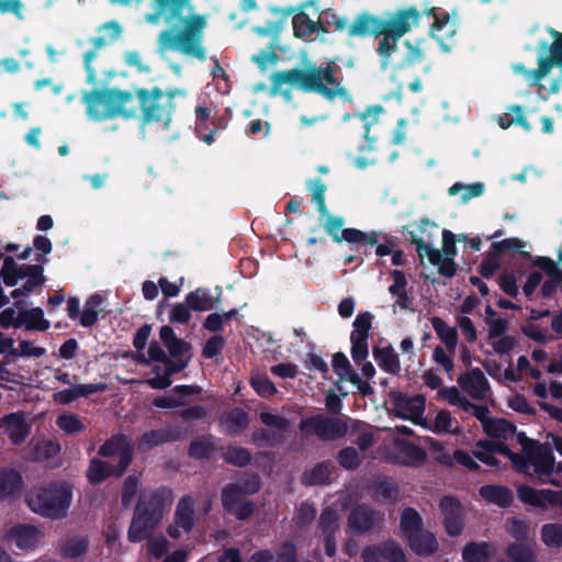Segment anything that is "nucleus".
<instances>
[{"label":"nucleus","instance_id":"nucleus-35","mask_svg":"<svg viewBox=\"0 0 562 562\" xmlns=\"http://www.w3.org/2000/svg\"><path fill=\"white\" fill-rule=\"evenodd\" d=\"M425 54L422 47V42L405 41L403 49L401 50V58L394 65V67L402 68L411 66L424 60Z\"/></svg>","mask_w":562,"mask_h":562},{"label":"nucleus","instance_id":"nucleus-28","mask_svg":"<svg viewBox=\"0 0 562 562\" xmlns=\"http://www.w3.org/2000/svg\"><path fill=\"white\" fill-rule=\"evenodd\" d=\"M333 368L336 374L345 381L351 382L362 393L369 387L360 376L351 369L348 358L342 353H336L333 358Z\"/></svg>","mask_w":562,"mask_h":562},{"label":"nucleus","instance_id":"nucleus-50","mask_svg":"<svg viewBox=\"0 0 562 562\" xmlns=\"http://www.w3.org/2000/svg\"><path fill=\"white\" fill-rule=\"evenodd\" d=\"M541 540L549 548L562 547V525L551 522L541 527Z\"/></svg>","mask_w":562,"mask_h":562},{"label":"nucleus","instance_id":"nucleus-5","mask_svg":"<svg viewBox=\"0 0 562 562\" xmlns=\"http://www.w3.org/2000/svg\"><path fill=\"white\" fill-rule=\"evenodd\" d=\"M72 499V488L66 482H53L33 488L26 502L32 512L50 519L67 515Z\"/></svg>","mask_w":562,"mask_h":562},{"label":"nucleus","instance_id":"nucleus-64","mask_svg":"<svg viewBox=\"0 0 562 562\" xmlns=\"http://www.w3.org/2000/svg\"><path fill=\"white\" fill-rule=\"evenodd\" d=\"M224 458L229 463L243 467L250 461V453L244 448L229 447L225 451Z\"/></svg>","mask_w":562,"mask_h":562},{"label":"nucleus","instance_id":"nucleus-25","mask_svg":"<svg viewBox=\"0 0 562 562\" xmlns=\"http://www.w3.org/2000/svg\"><path fill=\"white\" fill-rule=\"evenodd\" d=\"M392 284L389 286V293L394 299V306L401 310H409L413 305L412 297L407 294V280L405 274L400 270L391 273Z\"/></svg>","mask_w":562,"mask_h":562},{"label":"nucleus","instance_id":"nucleus-37","mask_svg":"<svg viewBox=\"0 0 562 562\" xmlns=\"http://www.w3.org/2000/svg\"><path fill=\"white\" fill-rule=\"evenodd\" d=\"M493 553L494 547L492 544L471 542L464 547L462 559L464 562H488Z\"/></svg>","mask_w":562,"mask_h":562},{"label":"nucleus","instance_id":"nucleus-54","mask_svg":"<svg viewBox=\"0 0 562 562\" xmlns=\"http://www.w3.org/2000/svg\"><path fill=\"white\" fill-rule=\"evenodd\" d=\"M331 470L329 464L319 463L311 471L304 473L303 482L307 485L324 484L329 481Z\"/></svg>","mask_w":562,"mask_h":562},{"label":"nucleus","instance_id":"nucleus-36","mask_svg":"<svg viewBox=\"0 0 562 562\" xmlns=\"http://www.w3.org/2000/svg\"><path fill=\"white\" fill-rule=\"evenodd\" d=\"M293 32L296 37L310 38L321 30L319 21H313L306 13L300 12L292 19Z\"/></svg>","mask_w":562,"mask_h":562},{"label":"nucleus","instance_id":"nucleus-20","mask_svg":"<svg viewBox=\"0 0 562 562\" xmlns=\"http://www.w3.org/2000/svg\"><path fill=\"white\" fill-rule=\"evenodd\" d=\"M194 504L191 497H182L177 506L175 522L168 528L171 538L178 539L182 532H189L193 527Z\"/></svg>","mask_w":562,"mask_h":562},{"label":"nucleus","instance_id":"nucleus-24","mask_svg":"<svg viewBox=\"0 0 562 562\" xmlns=\"http://www.w3.org/2000/svg\"><path fill=\"white\" fill-rule=\"evenodd\" d=\"M348 34L353 37L383 35V20L369 13H362L348 26Z\"/></svg>","mask_w":562,"mask_h":562},{"label":"nucleus","instance_id":"nucleus-41","mask_svg":"<svg viewBox=\"0 0 562 562\" xmlns=\"http://www.w3.org/2000/svg\"><path fill=\"white\" fill-rule=\"evenodd\" d=\"M89 547L88 538L74 536L64 541L60 546V554L66 559H77L83 555Z\"/></svg>","mask_w":562,"mask_h":562},{"label":"nucleus","instance_id":"nucleus-55","mask_svg":"<svg viewBox=\"0 0 562 562\" xmlns=\"http://www.w3.org/2000/svg\"><path fill=\"white\" fill-rule=\"evenodd\" d=\"M321 213V224L326 232L337 241L339 240L340 234L344 231V220L339 216L331 215L326 209L325 212Z\"/></svg>","mask_w":562,"mask_h":562},{"label":"nucleus","instance_id":"nucleus-26","mask_svg":"<svg viewBox=\"0 0 562 562\" xmlns=\"http://www.w3.org/2000/svg\"><path fill=\"white\" fill-rule=\"evenodd\" d=\"M395 448L396 454L394 459L401 464L417 467L423 464L426 459V452L409 442L395 440Z\"/></svg>","mask_w":562,"mask_h":562},{"label":"nucleus","instance_id":"nucleus-51","mask_svg":"<svg viewBox=\"0 0 562 562\" xmlns=\"http://www.w3.org/2000/svg\"><path fill=\"white\" fill-rule=\"evenodd\" d=\"M248 425V416L241 409L231 411L223 419V426L228 432H238Z\"/></svg>","mask_w":562,"mask_h":562},{"label":"nucleus","instance_id":"nucleus-29","mask_svg":"<svg viewBox=\"0 0 562 562\" xmlns=\"http://www.w3.org/2000/svg\"><path fill=\"white\" fill-rule=\"evenodd\" d=\"M411 549L418 555H430L437 548L438 542L434 533L426 529L413 533L407 540Z\"/></svg>","mask_w":562,"mask_h":562},{"label":"nucleus","instance_id":"nucleus-39","mask_svg":"<svg viewBox=\"0 0 562 562\" xmlns=\"http://www.w3.org/2000/svg\"><path fill=\"white\" fill-rule=\"evenodd\" d=\"M422 525L423 519L418 512L413 508H405L403 510L400 521V531L402 537L408 540L413 533L419 532V530L424 529Z\"/></svg>","mask_w":562,"mask_h":562},{"label":"nucleus","instance_id":"nucleus-63","mask_svg":"<svg viewBox=\"0 0 562 562\" xmlns=\"http://www.w3.org/2000/svg\"><path fill=\"white\" fill-rule=\"evenodd\" d=\"M146 549L149 555L160 559L168 550V540L164 536L148 537Z\"/></svg>","mask_w":562,"mask_h":562},{"label":"nucleus","instance_id":"nucleus-34","mask_svg":"<svg viewBox=\"0 0 562 562\" xmlns=\"http://www.w3.org/2000/svg\"><path fill=\"white\" fill-rule=\"evenodd\" d=\"M484 432L496 440H508L515 435V426L504 418H492L485 422Z\"/></svg>","mask_w":562,"mask_h":562},{"label":"nucleus","instance_id":"nucleus-22","mask_svg":"<svg viewBox=\"0 0 562 562\" xmlns=\"http://www.w3.org/2000/svg\"><path fill=\"white\" fill-rule=\"evenodd\" d=\"M561 66L562 64L558 63L554 58V42L550 48V56H539L538 68L536 70H527L522 65L516 64L513 66V69L516 74H522L529 85H538L546 76L549 75L552 67Z\"/></svg>","mask_w":562,"mask_h":562},{"label":"nucleus","instance_id":"nucleus-31","mask_svg":"<svg viewBox=\"0 0 562 562\" xmlns=\"http://www.w3.org/2000/svg\"><path fill=\"white\" fill-rule=\"evenodd\" d=\"M457 25L454 21L450 20L448 16L438 18L431 26V35L440 43L443 49L448 50L450 48L449 42L456 35Z\"/></svg>","mask_w":562,"mask_h":562},{"label":"nucleus","instance_id":"nucleus-2","mask_svg":"<svg viewBox=\"0 0 562 562\" xmlns=\"http://www.w3.org/2000/svg\"><path fill=\"white\" fill-rule=\"evenodd\" d=\"M474 456L488 467H497L495 453L509 459L517 470L527 475L537 477L543 484L561 485L555 475L562 476V462L554 463L550 447L531 442L524 448V454L513 453L499 441L482 440L476 443Z\"/></svg>","mask_w":562,"mask_h":562},{"label":"nucleus","instance_id":"nucleus-16","mask_svg":"<svg viewBox=\"0 0 562 562\" xmlns=\"http://www.w3.org/2000/svg\"><path fill=\"white\" fill-rule=\"evenodd\" d=\"M415 245L420 257H427L430 263L438 267L441 274L452 277L456 272L453 256L442 255L440 250L430 247V238L416 235Z\"/></svg>","mask_w":562,"mask_h":562},{"label":"nucleus","instance_id":"nucleus-14","mask_svg":"<svg viewBox=\"0 0 562 562\" xmlns=\"http://www.w3.org/2000/svg\"><path fill=\"white\" fill-rule=\"evenodd\" d=\"M426 407V398L422 394L408 396L397 395L394 398L393 412L403 419L412 420L414 424L420 425L424 422V413Z\"/></svg>","mask_w":562,"mask_h":562},{"label":"nucleus","instance_id":"nucleus-53","mask_svg":"<svg viewBox=\"0 0 562 562\" xmlns=\"http://www.w3.org/2000/svg\"><path fill=\"white\" fill-rule=\"evenodd\" d=\"M484 192V186L481 182L472 184L454 183L449 189L450 195L461 194V201L468 202L469 200L482 195Z\"/></svg>","mask_w":562,"mask_h":562},{"label":"nucleus","instance_id":"nucleus-44","mask_svg":"<svg viewBox=\"0 0 562 562\" xmlns=\"http://www.w3.org/2000/svg\"><path fill=\"white\" fill-rule=\"evenodd\" d=\"M373 356L378 364L386 372L396 373L400 370V360L392 347L375 348Z\"/></svg>","mask_w":562,"mask_h":562},{"label":"nucleus","instance_id":"nucleus-27","mask_svg":"<svg viewBox=\"0 0 562 562\" xmlns=\"http://www.w3.org/2000/svg\"><path fill=\"white\" fill-rule=\"evenodd\" d=\"M104 390V385L102 384H76L67 390H63L54 393V401L58 404H69L75 400L83 396H88L93 393H98Z\"/></svg>","mask_w":562,"mask_h":562},{"label":"nucleus","instance_id":"nucleus-4","mask_svg":"<svg viewBox=\"0 0 562 562\" xmlns=\"http://www.w3.org/2000/svg\"><path fill=\"white\" fill-rule=\"evenodd\" d=\"M87 114L91 120L103 121L116 116L132 117L137 114L138 102L128 91L105 89L83 94Z\"/></svg>","mask_w":562,"mask_h":562},{"label":"nucleus","instance_id":"nucleus-48","mask_svg":"<svg viewBox=\"0 0 562 562\" xmlns=\"http://www.w3.org/2000/svg\"><path fill=\"white\" fill-rule=\"evenodd\" d=\"M102 303L103 299L97 294L87 300L80 316V324L82 326L89 327L97 322L98 315L102 311Z\"/></svg>","mask_w":562,"mask_h":562},{"label":"nucleus","instance_id":"nucleus-17","mask_svg":"<svg viewBox=\"0 0 562 562\" xmlns=\"http://www.w3.org/2000/svg\"><path fill=\"white\" fill-rule=\"evenodd\" d=\"M43 538V531L30 525H15L5 533V539L22 550L35 549Z\"/></svg>","mask_w":562,"mask_h":562},{"label":"nucleus","instance_id":"nucleus-30","mask_svg":"<svg viewBox=\"0 0 562 562\" xmlns=\"http://www.w3.org/2000/svg\"><path fill=\"white\" fill-rule=\"evenodd\" d=\"M378 520L379 517L369 507L358 506L351 512L348 524L355 532H364L370 530Z\"/></svg>","mask_w":562,"mask_h":562},{"label":"nucleus","instance_id":"nucleus-11","mask_svg":"<svg viewBox=\"0 0 562 562\" xmlns=\"http://www.w3.org/2000/svg\"><path fill=\"white\" fill-rule=\"evenodd\" d=\"M259 490V479L257 475H251L247 479L238 480L236 483L227 485L223 490L222 501L224 507L235 515L238 519H245L252 513V505L250 503H241L239 507L235 506L232 499V494L237 496L254 494Z\"/></svg>","mask_w":562,"mask_h":562},{"label":"nucleus","instance_id":"nucleus-58","mask_svg":"<svg viewBox=\"0 0 562 562\" xmlns=\"http://www.w3.org/2000/svg\"><path fill=\"white\" fill-rule=\"evenodd\" d=\"M383 112L381 106H370L363 113H360L358 116L362 121L363 126L366 128L364 137L369 142H374L375 137H370L369 128L379 123L380 114Z\"/></svg>","mask_w":562,"mask_h":562},{"label":"nucleus","instance_id":"nucleus-46","mask_svg":"<svg viewBox=\"0 0 562 562\" xmlns=\"http://www.w3.org/2000/svg\"><path fill=\"white\" fill-rule=\"evenodd\" d=\"M21 313V326L27 329L46 330L49 322L44 318V313L40 307L23 310Z\"/></svg>","mask_w":562,"mask_h":562},{"label":"nucleus","instance_id":"nucleus-38","mask_svg":"<svg viewBox=\"0 0 562 562\" xmlns=\"http://www.w3.org/2000/svg\"><path fill=\"white\" fill-rule=\"evenodd\" d=\"M30 459L35 461L54 458L60 450L58 443L52 440H32L29 443Z\"/></svg>","mask_w":562,"mask_h":562},{"label":"nucleus","instance_id":"nucleus-33","mask_svg":"<svg viewBox=\"0 0 562 562\" xmlns=\"http://www.w3.org/2000/svg\"><path fill=\"white\" fill-rule=\"evenodd\" d=\"M430 322L447 350L454 353L459 341L457 329L439 317H432Z\"/></svg>","mask_w":562,"mask_h":562},{"label":"nucleus","instance_id":"nucleus-18","mask_svg":"<svg viewBox=\"0 0 562 562\" xmlns=\"http://www.w3.org/2000/svg\"><path fill=\"white\" fill-rule=\"evenodd\" d=\"M0 429L13 445L22 443L31 432V424L22 413H11L0 418Z\"/></svg>","mask_w":562,"mask_h":562},{"label":"nucleus","instance_id":"nucleus-19","mask_svg":"<svg viewBox=\"0 0 562 562\" xmlns=\"http://www.w3.org/2000/svg\"><path fill=\"white\" fill-rule=\"evenodd\" d=\"M459 386L475 400H484L490 394V383L479 369H471L458 378Z\"/></svg>","mask_w":562,"mask_h":562},{"label":"nucleus","instance_id":"nucleus-8","mask_svg":"<svg viewBox=\"0 0 562 562\" xmlns=\"http://www.w3.org/2000/svg\"><path fill=\"white\" fill-rule=\"evenodd\" d=\"M143 113L145 123H159V131L167 132L171 126V114L175 104L171 95H166L160 89H138L134 95Z\"/></svg>","mask_w":562,"mask_h":562},{"label":"nucleus","instance_id":"nucleus-40","mask_svg":"<svg viewBox=\"0 0 562 562\" xmlns=\"http://www.w3.org/2000/svg\"><path fill=\"white\" fill-rule=\"evenodd\" d=\"M159 336L173 357L183 356L189 350V345L182 339H179L170 326H162Z\"/></svg>","mask_w":562,"mask_h":562},{"label":"nucleus","instance_id":"nucleus-13","mask_svg":"<svg viewBox=\"0 0 562 562\" xmlns=\"http://www.w3.org/2000/svg\"><path fill=\"white\" fill-rule=\"evenodd\" d=\"M517 496L524 504L541 510L562 506V491L536 490L527 485H520L517 488Z\"/></svg>","mask_w":562,"mask_h":562},{"label":"nucleus","instance_id":"nucleus-59","mask_svg":"<svg viewBox=\"0 0 562 562\" xmlns=\"http://www.w3.org/2000/svg\"><path fill=\"white\" fill-rule=\"evenodd\" d=\"M506 552L514 562H536L535 553L526 546L514 543L508 546Z\"/></svg>","mask_w":562,"mask_h":562},{"label":"nucleus","instance_id":"nucleus-32","mask_svg":"<svg viewBox=\"0 0 562 562\" xmlns=\"http://www.w3.org/2000/svg\"><path fill=\"white\" fill-rule=\"evenodd\" d=\"M23 481L21 474L12 469L0 471V499L12 497L22 488Z\"/></svg>","mask_w":562,"mask_h":562},{"label":"nucleus","instance_id":"nucleus-10","mask_svg":"<svg viewBox=\"0 0 562 562\" xmlns=\"http://www.w3.org/2000/svg\"><path fill=\"white\" fill-rule=\"evenodd\" d=\"M1 277L3 282L9 286H14L19 282H22L21 288L12 291L11 296L13 299L27 295L44 282L41 266L19 265L12 257L4 259Z\"/></svg>","mask_w":562,"mask_h":562},{"label":"nucleus","instance_id":"nucleus-52","mask_svg":"<svg viewBox=\"0 0 562 562\" xmlns=\"http://www.w3.org/2000/svg\"><path fill=\"white\" fill-rule=\"evenodd\" d=\"M371 322L372 315L369 312L359 313L353 321L350 339L368 340Z\"/></svg>","mask_w":562,"mask_h":562},{"label":"nucleus","instance_id":"nucleus-15","mask_svg":"<svg viewBox=\"0 0 562 562\" xmlns=\"http://www.w3.org/2000/svg\"><path fill=\"white\" fill-rule=\"evenodd\" d=\"M340 514L328 507L323 510L318 520V533L317 537L324 543L325 552L328 557H334L336 553V538L335 533L338 530V521Z\"/></svg>","mask_w":562,"mask_h":562},{"label":"nucleus","instance_id":"nucleus-21","mask_svg":"<svg viewBox=\"0 0 562 562\" xmlns=\"http://www.w3.org/2000/svg\"><path fill=\"white\" fill-rule=\"evenodd\" d=\"M439 506L443 514L446 531L452 537L461 535L464 522L459 502L453 497H445L440 501Z\"/></svg>","mask_w":562,"mask_h":562},{"label":"nucleus","instance_id":"nucleus-45","mask_svg":"<svg viewBox=\"0 0 562 562\" xmlns=\"http://www.w3.org/2000/svg\"><path fill=\"white\" fill-rule=\"evenodd\" d=\"M58 428L68 436H77L86 430L82 419L72 413L60 414L56 419Z\"/></svg>","mask_w":562,"mask_h":562},{"label":"nucleus","instance_id":"nucleus-61","mask_svg":"<svg viewBox=\"0 0 562 562\" xmlns=\"http://www.w3.org/2000/svg\"><path fill=\"white\" fill-rule=\"evenodd\" d=\"M507 532L517 540H525L529 537V524L526 520L512 518L506 521Z\"/></svg>","mask_w":562,"mask_h":562},{"label":"nucleus","instance_id":"nucleus-43","mask_svg":"<svg viewBox=\"0 0 562 562\" xmlns=\"http://www.w3.org/2000/svg\"><path fill=\"white\" fill-rule=\"evenodd\" d=\"M99 32L100 35L91 40L95 48H101L119 40L122 35V26L116 21H110L104 23Z\"/></svg>","mask_w":562,"mask_h":562},{"label":"nucleus","instance_id":"nucleus-12","mask_svg":"<svg viewBox=\"0 0 562 562\" xmlns=\"http://www.w3.org/2000/svg\"><path fill=\"white\" fill-rule=\"evenodd\" d=\"M302 431L314 432L322 439L334 440L347 432V424L340 418L315 416L301 422Z\"/></svg>","mask_w":562,"mask_h":562},{"label":"nucleus","instance_id":"nucleus-47","mask_svg":"<svg viewBox=\"0 0 562 562\" xmlns=\"http://www.w3.org/2000/svg\"><path fill=\"white\" fill-rule=\"evenodd\" d=\"M186 303L194 311H209L215 306L216 300L205 291L198 289L186 296Z\"/></svg>","mask_w":562,"mask_h":562},{"label":"nucleus","instance_id":"nucleus-60","mask_svg":"<svg viewBox=\"0 0 562 562\" xmlns=\"http://www.w3.org/2000/svg\"><path fill=\"white\" fill-rule=\"evenodd\" d=\"M236 310H231L227 313H213L210 314L204 321V327L210 331H218L222 329L223 325L232 319L234 315H236Z\"/></svg>","mask_w":562,"mask_h":562},{"label":"nucleus","instance_id":"nucleus-62","mask_svg":"<svg viewBox=\"0 0 562 562\" xmlns=\"http://www.w3.org/2000/svg\"><path fill=\"white\" fill-rule=\"evenodd\" d=\"M382 552V562H406L402 548L393 541L383 543Z\"/></svg>","mask_w":562,"mask_h":562},{"label":"nucleus","instance_id":"nucleus-3","mask_svg":"<svg viewBox=\"0 0 562 562\" xmlns=\"http://www.w3.org/2000/svg\"><path fill=\"white\" fill-rule=\"evenodd\" d=\"M336 67L311 66L306 69L279 71L271 76L273 89L281 90L284 85H291L303 91L317 92L328 100L345 97L347 91L335 75Z\"/></svg>","mask_w":562,"mask_h":562},{"label":"nucleus","instance_id":"nucleus-1","mask_svg":"<svg viewBox=\"0 0 562 562\" xmlns=\"http://www.w3.org/2000/svg\"><path fill=\"white\" fill-rule=\"evenodd\" d=\"M111 3L128 4L133 0H110ZM161 9H168L167 23L178 20L183 23V29L178 34L164 31L158 37V50L165 55L168 50L175 49L183 55L193 56L200 60L206 58L205 49L202 46L203 30L206 26V18L194 14L190 0H156Z\"/></svg>","mask_w":562,"mask_h":562},{"label":"nucleus","instance_id":"nucleus-57","mask_svg":"<svg viewBox=\"0 0 562 562\" xmlns=\"http://www.w3.org/2000/svg\"><path fill=\"white\" fill-rule=\"evenodd\" d=\"M321 27L323 25L333 26L336 31L348 30V19L342 15H338L334 10H323L319 14Z\"/></svg>","mask_w":562,"mask_h":562},{"label":"nucleus","instance_id":"nucleus-42","mask_svg":"<svg viewBox=\"0 0 562 562\" xmlns=\"http://www.w3.org/2000/svg\"><path fill=\"white\" fill-rule=\"evenodd\" d=\"M480 495L487 502L497 504L502 507L508 506L513 501V494L509 490L497 485H485L480 488Z\"/></svg>","mask_w":562,"mask_h":562},{"label":"nucleus","instance_id":"nucleus-7","mask_svg":"<svg viewBox=\"0 0 562 562\" xmlns=\"http://www.w3.org/2000/svg\"><path fill=\"white\" fill-rule=\"evenodd\" d=\"M422 14L415 8L392 12L383 20V37L378 47L382 67L393 64L392 55L397 52V40L419 24Z\"/></svg>","mask_w":562,"mask_h":562},{"label":"nucleus","instance_id":"nucleus-6","mask_svg":"<svg viewBox=\"0 0 562 562\" xmlns=\"http://www.w3.org/2000/svg\"><path fill=\"white\" fill-rule=\"evenodd\" d=\"M99 454L104 458H117V464H108L97 458L90 461L87 471V477L90 483L99 484L106 480L111 474L121 476L131 463L133 456V446L125 436H115L104 442Z\"/></svg>","mask_w":562,"mask_h":562},{"label":"nucleus","instance_id":"nucleus-9","mask_svg":"<svg viewBox=\"0 0 562 562\" xmlns=\"http://www.w3.org/2000/svg\"><path fill=\"white\" fill-rule=\"evenodd\" d=\"M161 518L162 499L160 495L151 493L149 496H142L128 530L130 541L139 542L148 538Z\"/></svg>","mask_w":562,"mask_h":562},{"label":"nucleus","instance_id":"nucleus-49","mask_svg":"<svg viewBox=\"0 0 562 562\" xmlns=\"http://www.w3.org/2000/svg\"><path fill=\"white\" fill-rule=\"evenodd\" d=\"M438 398L448 402L452 406L470 411L472 403L456 386L442 387L437 393Z\"/></svg>","mask_w":562,"mask_h":562},{"label":"nucleus","instance_id":"nucleus-56","mask_svg":"<svg viewBox=\"0 0 562 562\" xmlns=\"http://www.w3.org/2000/svg\"><path fill=\"white\" fill-rule=\"evenodd\" d=\"M250 383L255 391L263 397H271L277 393V387L266 373L256 372L251 375Z\"/></svg>","mask_w":562,"mask_h":562},{"label":"nucleus","instance_id":"nucleus-23","mask_svg":"<svg viewBox=\"0 0 562 562\" xmlns=\"http://www.w3.org/2000/svg\"><path fill=\"white\" fill-rule=\"evenodd\" d=\"M422 427L437 435H458L461 432L459 422L453 418L451 413L447 409L438 411L430 419L425 418L424 422H422Z\"/></svg>","mask_w":562,"mask_h":562}]
</instances>
